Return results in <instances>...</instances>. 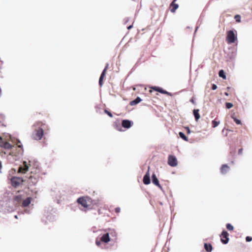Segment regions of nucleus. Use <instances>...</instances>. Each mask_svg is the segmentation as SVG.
<instances>
[{
  "label": "nucleus",
  "mask_w": 252,
  "mask_h": 252,
  "mask_svg": "<svg viewBox=\"0 0 252 252\" xmlns=\"http://www.w3.org/2000/svg\"><path fill=\"white\" fill-rule=\"evenodd\" d=\"M168 163L171 167H175L178 164L177 159L175 156L169 155L168 158Z\"/></svg>",
  "instance_id": "nucleus-4"
},
{
  "label": "nucleus",
  "mask_w": 252,
  "mask_h": 252,
  "mask_svg": "<svg viewBox=\"0 0 252 252\" xmlns=\"http://www.w3.org/2000/svg\"><path fill=\"white\" fill-rule=\"evenodd\" d=\"M179 135L184 141H188V138L185 135L184 132L180 131L179 132Z\"/></svg>",
  "instance_id": "nucleus-23"
},
{
  "label": "nucleus",
  "mask_w": 252,
  "mask_h": 252,
  "mask_svg": "<svg viewBox=\"0 0 252 252\" xmlns=\"http://www.w3.org/2000/svg\"><path fill=\"white\" fill-rule=\"evenodd\" d=\"M185 128L187 130V134H190L191 130H190L189 127V126H186Z\"/></svg>",
  "instance_id": "nucleus-34"
},
{
  "label": "nucleus",
  "mask_w": 252,
  "mask_h": 252,
  "mask_svg": "<svg viewBox=\"0 0 252 252\" xmlns=\"http://www.w3.org/2000/svg\"><path fill=\"white\" fill-rule=\"evenodd\" d=\"M35 166H36V170L34 171L35 172H36V170H38V163L37 162L35 163Z\"/></svg>",
  "instance_id": "nucleus-41"
},
{
  "label": "nucleus",
  "mask_w": 252,
  "mask_h": 252,
  "mask_svg": "<svg viewBox=\"0 0 252 252\" xmlns=\"http://www.w3.org/2000/svg\"><path fill=\"white\" fill-rule=\"evenodd\" d=\"M177 0H173L172 2H174V3L175 2V1H176Z\"/></svg>",
  "instance_id": "nucleus-53"
},
{
  "label": "nucleus",
  "mask_w": 252,
  "mask_h": 252,
  "mask_svg": "<svg viewBox=\"0 0 252 252\" xmlns=\"http://www.w3.org/2000/svg\"><path fill=\"white\" fill-rule=\"evenodd\" d=\"M190 101H191V102H192V103H193V102H194V101H193V99H191Z\"/></svg>",
  "instance_id": "nucleus-54"
},
{
  "label": "nucleus",
  "mask_w": 252,
  "mask_h": 252,
  "mask_svg": "<svg viewBox=\"0 0 252 252\" xmlns=\"http://www.w3.org/2000/svg\"><path fill=\"white\" fill-rule=\"evenodd\" d=\"M104 112L105 114H107L110 118H112L113 117L111 112L107 110V109H105Z\"/></svg>",
  "instance_id": "nucleus-32"
},
{
  "label": "nucleus",
  "mask_w": 252,
  "mask_h": 252,
  "mask_svg": "<svg viewBox=\"0 0 252 252\" xmlns=\"http://www.w3.org/2000/svg\"><path fill=\"white\" fill-rule=\"evenodd\" d=\"M11 184L12 186L17 187L20 184L21 179L16 177H12L11 179Z\"/></svg>",
  "instance_id": "nucleus-12"
},
{
  "label": "nucleus",
  "mask_w": 252,
  "mask_h": 252,
  "mask_svg": "<svg viewBox=\"0 0 252 252\" xmlns=\"http://www.w3.org/2000/svg\"><path fill=\"white\" fill-rule=\"evenodd\" d=\"M224 94L226 96H228L229 95V94L227 92H225L224 93Z\"/></svg>",
  "instance_id": "nucleus-47"
},
{
  "label": "nucleus",
  "mask_w": 252,
  "mask_h": 252,
  "mask_svg": "<svg viewBox=\"0 0 252 252\" xmlns=\"http://www.w3.org/2000/svg\"><path fill=\"white\" fill-rule=\"evenodd\" d=\"M0 147L6 150L11 149L13 146L9 142L3 140L1 137H0Z\"/></svg>",
  "instance_id": "nucleus-3"
},
{
  "label": "nucleus",
  "mask_w": 252,
  "mask_h": 252,
  "mask_svg": "<svg viewBox=\"0 0 252 252\" xmlns=\"http://www.w3.org/2000/svg\"><path fill=\"white\" fill-rule=\"evenodd\" d=\"M226 227L229 231H232L234 229L233 226L229 223H228L226 224Z\"/></svg>",
  "instance_id": "nucleus-25"
},
{
  "label": "nucleus",
  "mask_w": 252,
  "mask_h": 252,
  "mask_svg": "<svg viewBox=\"0 0 252 252\" xmlns=\"http://www.w3.org/2000/svg\"><path fill=\"white\" fill-rule=\"evenodd\" d=\"M14 217H15V218H16V219H17V218H18V217H17V215H15V216H14Z\"/></svg>",
  "instance_id": "nucleus-52"
},
{
  "label": "nucleus",
  "mask_w": 252,
  "mask_h": 252,
  "mask_svg": "<svg viewBox=\"0 0 252 252\" xmlns=\"http://www.w3.org/2000/svg\"><path fill=\"white\" fill-rule=\"evenodd\" d=\"M151 89H153L155 91L159 92L162 94L165 93V90H163L162 88L158 86H152L150 87Z\"/></svg>",
  "instance_id": "nucleus-15"
},
{
  "label": "nucleus",
  "mask_w": 252,
  "mask_h": 252,
  "mask_svg": "<svg viewBox=\"0 0 252 252\" xmlns=\"http://www.w3.org/2000/svg\"><path fill=\"white\" fill-rule=\"evenodd\" d=\"M108 66H109V64L108 63H107L106 64V65H105V67H104V68L103 69V70H104L106 72V71H107V69L108 68Z\"/></svg>",
  "instance_id": "nucleus-39"
},
{
  "label": "nucleus",
  "mask_w": 252,
  "mask_h": 252,
  "mask_svg": "<svg viewBox=\"0 0 252 252\" xmlns=\"http://www.w3.org/2000/svg\"><path fill=\"white\" fill-rule=\"evenodd\" d=\"M152 181L153 184L155 186H158L159 182V181L156 176V175L154 173L152 175Z\"/></svg>",
  "instance_id": "nucleus-17"
},
{
  "label": "nucleus",
  "mask_w": 252,
  "mask_h": 252,
  "mask_svg": "<svg viewBox=\"0 0 252 252\" xmlns=\"http://www.w3.org/2000/svg\"><path fill=\"white\" fill-rule=\"evenodd\" d=\"M142 101V99L139 96H137L134 100L131 101L129 104L131 106L135 105Z\"/></svg>",
  "instance_id": "nucleus-18"
},
{
  "label": "nucleus",
  "mask_w": 252,
  "mask_h": 252,
  "mask_svg": "<svg viewBox=\"0 0 252 252\" xmlns=\"http://www.w3.org/2000/svg\"><path fill=\"white\" fill-rule=\"evenodd\" d=\"M100 241L105 244L110 241V233L109 232H107L103 234L100 238Z\"/></svg>",
  "instance_id": "nucleus-10"
},
{
  "label": "nucleus",
  "mask_w": 252,
  "mask_h": 252,
  "mask_svg": "<svg viewBox=\"0 0 252 252\" xmlns=\"http://www.w3.org/2000/svg\"><path fill=\"white\" fill-rule=\"evenodd\" d=\"M43 129L42 128H39L37 130H36L34 139L37 140H40L43 135Z\"/></svg>",
  "instance_id": "nucleus-8"
},
{
  "label": "nucleus",
  "mask_w": 252,
  "mask_h": 252,
  "mask_svg": "<svg viewBox=\"0 0 252 252\" xmlns=\"http://www.w3.org/2000/svg\"><path fill=\"white\" fill-rule=\"evenodd\" d=\"M157 186L160 189V190H162V192H164V190H163L162 187L160 185V184H159L158 186Z\"/></svg>",
  "instance_id": "nucleus-43"
},
{
  "label": "nucleus",
  "mask_w": 252,
  "mask_h": 252,
  "mask_svg": "<svg viewBox=\"0 0 252 252\" xmlns=\"http://www.w3.org/2000/svg\"><path fill=\"white\" fill-rule=\"evenodd\" d=\"M234 19L237 22H241V16L239 15H236L234 17Z\"/></svg>",
  "instance_id": "nucleus-30"
},
{
  "label": "nucleus",
  "mask_w": 252,
  "mask_h": 252,
  "mask_svg": "<svg viewBox=\"0 0 252 252\" xmlns=\"http://www.w3.org/2000/svg\"><path fill=\"white\" fill-rule=\"evenodd\" d=\"M22 147V145H18V147H19V148H21Z\"/></svg>",
  "instance_id": "nucleus-50"
},
{
  "label": "nucleus",
  "mask_w": 252,
  "mask_h": 252,
  "mask_svg": "<svg viewBox=\"0 0 252 252\" xmlns=\"http://www.w3.org/2000/svg\"><path fill=\"white\" fill-rule=\"evenodd\" d=\"M14 200L19 202L22 200V196L20 195H16L14 197Z\"/></svg>",
  "instance_id": "nucleus-26"
},
{
  "label": "nucleus",
  "mask_w": 252,
  "mask_h": 252,
  "mask_svg": "<svg viewBox=\"0 0 252 252\" xmlns=\"http://www.w3.org/2000/svg\"><path fill=\"white\" fill-rule=\"evenodd\" d=\"M193 113V115H194L195 121H197L200 118V116L199 113V110L198 109H194Z\"/></svg>",
  "instance_id": "nucleus-21"
},
{
  "label": "nucleus",
  "mask_w": 252,
  "mask_h": 252,
  "mask_svg": "<svg viewBox=\"0 0 252 252\" xmlns=\"http://www.w3.org/2000/svg\"><path fill=\"white\" fill-rule=\"evenodd\" d=\"M198 29V26H197V27H196V28H195V31H194V33H195V32H196V31H197V29Z\"/></svg>",
  "instance_id": "nucleus-48"
},
{
  "label": "nucleus",
  "mask_w": 252,
  "mask_h": 252,
  "mask_svg": "<svg viewBox=\"0 0 252 252\" xmlns=\"http://www.w3.org/2000/svg\"><path fill=\"white\" fill-rule=\"evenodd\" d=\"M243 153V149L242 148H240L238 150V154L239 155H242Z\"/></svg>",
  "instance_id": "nucleus-38"
},
{
  "label": "nucleus",
  "mask_w": 252,
  "mask_h": 252,
  "mask_svg": "<svg viewBox=\"0 0 252 252\" xmlns=\"http://www.w3.org/2000/svg\"><path fill=\"white\" fill-rule=\"evenodd\" d=\"M230 170L229 166L226 164H222L220 167V173L221 174H226Z\"/></svg>",
  "instance_id": "nucleus-11"
},
{
  "label": "nucleus",
  "mask_w": 252,
  "mask_h": 252,
  "mask_svg": "<svg viewBox=\"0 0 252 252\" xmlns=\"http://www.w3.org/2000/svg\"><path fill=\"white\" fill-rule=\"evenodd\" d=\"M106 71H105L104 70H102V72H101V74L100 75V76L101 77H103V78H104V77L105 76V75H106Z\"/></svg>",
  "instance_id": "nucleus-36"
},
{
  "label": "nucleus",
  "mask_w": 252,
  "mask_h": 252,
  "mask_svg": "<svg viewBox=\"0 0 252 252\" xmlns=\"http://www.w3.org/2000/svg\"><path fill=\"white\" fill-rule=\"evenodd\" d=\"M234 32L233 30H229L226 33V41L228 44H231L235 42L237 39V36L236 34Z\"/></svg>",
  "instance_id": "nucleus-1"
},
{
  "label": "nucleus",
  "mask_w": 252,
  "mask_h": 252,
  "mask_svg": "<svg viewBox=\"0 0 252 252\" xmlns=\"http://www.w3.org/2000/svg\"><path fill=\"white\" fill-rule=\"evenodd\" d=\"M103 79H104V78L103 77L100 76L99 79V82H98L99 85L100 86V87H102L103 85Z\"/></svg>",
  "instance_id": "nucleus-31"
},
{
  "label": "nucleus",
  "mask_w": 252,
  "mask_h": 252,
  "mask_svg": "<svg viewBox=\"0 0 252 252\" xmlns=\"http://www.w3.org/2000/svg\"><path fill=\"white\" fill-rule=\"evenodd\" d=\"M220 122L219 121H217L216 120H213L212 121V124H213V127L214 128L218 126H219V125L220 124Z\"/></svg>",
  "instance_id": "nucleus-27"
},
{
  "label": "nucleus",
  "mask_w": 252,
  "mask_h": 252,
  "mask_svg": "<svg viewBox=\"0 0 252 252\" xmlns=\"http://www.w3.org/2000/svg\"><path fill=\"white\" fill-rule=\"evenodd\" d=\"M38 181L36 177H34L32 175H31L28 179V183L31 185H35L37 183Z\"/></svg>",
  "instance_id": "nucleus-13"
},
{
  "label": "nucleus",
  "mask_w": 252,
  "mask_h": 252,
  "mask_svg": "<svg viewBox=\"0 0 252 252\" xmlns=\"http://www.w3.org/2000/svg\"><path fill=\"white\" fill-rule=\"evenodd\" d=\"M133 27V26L132 25H129V26L127 27V29L129 30H130Z\"/></svg>",
  "instance_id": "nucleus-45"
},
{
  "label": "nucleus",
  "mask_w": 252,
  "mask_h": 252,
  "mask_svg": "<svg viewBox=\"0 0 252 252\" xmlns=\"http://www.w3.org/2000/svg\"><path fill=\"white\" fill-rule=\"evenodd\" d=\"M101 241H97L95 242V244L97 245V246H99L100 244H101Z\"/></svg>",
  "instance_id": "nucleus-44"
},
{
  "label": "nucleus",
  "mask_w": 252,
  "mask_h": 252,
  "mask_svg": "<svg viewBox=\"0 0 252 252\" xmlns=\"http://www.w3.org/2000/svg\"><path fill=\"white\" fill-rule=\"evenodd\" d=\"M236 55L237 51L233 49H229V51L227 53V58L229 60L234 59L236 57Z\"/></svg>",
  "instance_id": "nucleus-7"
},
{
  "label": "nucleus",
  "mask_w": 252,
  "mask_h": 252,
  "mask_svg": "<svg viewBox=\"0 0 252 252\" xmlns=\"http://www.w3.org/2000/svg\"><path fill=\"white\" fill-rule=\"evenodd\" d=\"M32 199V198L31 197H27L23 201V203H22L23 206L24 207H26L28 206L31 204Z\"/></svg>",
  "instance_id": "nucleus-16"
},
{
  "label": "nucleus",
  "mask_w": 252,
  "mask_h": 252,
  "mask_svg": "<svg viewBox=\"0 0 252 252\" xmlns=\"http://www.w3.org/2000/svg\"><path fill=\"white\" fill-rule=\"evenodd\" d=\"M29 166L27 165V162L24 161L23 166L19 167V171L22 173H25L29 170Z\"/></svg>",
  "instance_id": "nucleus-14"
},
{
  "label": "nucleus",
  "mask_w": 252,
  "mask_h": 252,
  "mask_svg": "<svg viewBox=\"0 0 252 252\" xmlns=\"http://www.w3.org/2000/svg\"><path fill=\"white\" fill-rule=\"evenodd\" d=\"M219 76L223 79H225L226 78L225 73L223 70L221 69L219 72Z\"/></svg>",
  "instance_id": "nucleus-22"
},
{
  "label": "nucleus",
  "mask_w": 252,
  "mask_h": 252,
  "mask_svg": "<svg viewBox=\"0 0 252 252\" xmlns=\"http://www.w3.org/2000/svg\"><path fill=\"white\" fill-rule=\"evenodd\" d=\"M125 24H126L128 21L129 19L128 18H127L126 19H125Z\"/></svg>",
  "instance_id": "nucleus-46"
},
{
  "label": "nucleus",
  "mask_w": 252,
  "mask_h": 252,
  "mask_svg": "<svg viewBox=\"0 0 252 252\" xmlns=\"http://www.w3.org/2000/svg\"><path fill=\"white\" fill-rule=\"evenodd\" d=\"M77 202L78 204L81 205L85 208H87L88 207L86 197H80L78 198L77 200Z\"/></svg>",
  "instance_id": "nucleus-9"
},
{
  "label": "nucleus",
  "mask_w": 252,
  "mask_h": 252,
  "mask_svg": "<svg viewBox=\"0 0 252 252\" xmlns=\"http://www.w3.org/2000/svg\"><path fill=\"white\" fill-rule=\"evenodd\" d=\"M252 241V237L251 236H248L246 237V241L247 242H250Z\"/></svg>",
  "instance_id": "nucleus-33"
},
{
  "label": "nucleus",
  "mask_w": 252,
  "mask_h": 252,
  "mask_svg": "<svg viewBox=\"0 0 252 252\" xmlns=\"http://www.w3.org/2000/svg\"><path fill=\"white\" fill-rule=\"evenodd\" d=\"M47 220L50 221H53L55 220V216H50V215H48L47 217Z\"/></svg>",
  "instance_id": "nucleus-29"
},
{
  "label": "nucleus",
  "mask_w": 252,
  "mask_h": 252,
  "mask_svg": "<svg viewBox=\"0 0 252 252\" xmlns=\"http://www.w3.org/2000/svg\"><path fill=\"white\" fill-rule=\"evenodd\" d=\"M228 236L229 233L227 231L225 230H223L220 235L221 237L220 241L223 244L226 245L228 243L229 240Z\"/></svg>",
  "instance_id": "nucleus-2"
},
{
  "label": "nucleus",
  "mask_w": 252,
  "mask_h": 252,
  "mask_svg": "<svg viewBox=\"0 0 252 252\" xmlns=\"http://www.w3.org/2000/svg\"><path fill=\"white\" fill-rule=\"evenodd\" d=\"M133 124V123L132 121L129 120H127V119L123 120L122 121V123H121L122 126L124 128H125L126 129H128L130 127H131Z\"/></svg>",
  "instance_id": "nucleus-6"
},
{
  "label": "nucleus",
  "mask_w": 252,
  "mask_h": 252,
  "mask_svg": "<svg viewBox=\"0 0 252 252\" xmlns=\"http://www.w3.org/2000/svg\"><path fill=\"white\" fill-rule=\"evenodd\" d=\"M232 119L234 120L237 125H241L242 124L241 121L234 116V114L231 115Z\"/></svg>",
  "instance_id": "nucleus-24"
},
{
  "label": "nucleus",
  "mask_w": 252,
  "mask_h": 252,
  "mask_svg": "<svg viewBox=\"0 0 252 252\" xmlns=\"http://www.w3.org/2000/svg\"><path fill=\"white\" fill-rule=\"evenodd\" d=\"M165 92L166 93H164L165 94H167V95H168L169 96H172L173 95L172 93H171L170 92H168L166 91V90H165Z\"/></svg>",
  "instance_id": "nucleus-40"
},
{
  "label": "nucleus",
  "mask_w": 252,
  "mask_h": 252,
  "mask_svg": "<svg viewBox=\"0 0 252 252\" xmlns=\"http://www.w3.org/2000/svg\"><path fill=\"white\" fill-rule=\"evenodd\" d=\"M204 247L207 252H211L213 250V247L210 243H204Z\"/></svg>",
  "instance_id": "nucleus-19"
},
{
  "label": "nucleus",
  "mask_w": 252,
  "mask_h": 252,
  "mask_svg": "<svg viewBox=\"0 0 252 252\" xmlns=\"http://www.w3.org/2000/svg\"><path fill=\"white\" fill-rule=\"evenodd\" d=\"M24 211L27 214H30L31 213V211L30 210H28V209H26Z\"/></svg>",
  "instance_id": "nucleus-42"
},
{
  "label": "nucleus",
  "mask_w": 252,
  "mask_h": 252,
  "mask_svg": "<svg viewBox=\"0 0 252 252\" xmlns=\"http://www.w3.org/2000/svg\"><path fill=\"white\" fill-rule=\"evenodd\" d=\"M217 89V86L215 84H213L212 85V89L213 90H216Z\"/></svg>",
  "instance_id": "nucleus-35"
},
{
  "label": "nucleus",
  "mask_w": 252,
  "mask_h": 252,
  "mask_svg": "<svg viewBox=\"0 0 252 252\" xmlns=\"http://www.w3.org/2000/svg\"><path fill=\"white\" fill-rule=\"evenodd\" d=\"M121 208L120 207H116L115 209V211L116 213H118L120 212Z\"/></svg>",
  "instance_id": "nucleus-37"
},
{
  "label": "nucleus",
  "mask_w": 252,
  "mask_h": 252,
  "mask_svg": "<svg viewBox=\"0 0 252 252\" xmlns=\"http://www.w3.org/2000/svg\"><path fill=\"white\" fill-rule=\"evenodd\" d=\"M143 183L148 185L151 183L150 175V166H148V169L146 174L144 175L143 179Z\"/></svg>",
  "instance_id": "nucleus-5"
},
{
  "label": "nucleus",
  "mask_w": 252,
  "mask_h": 252,
  "mask_svg": "<svg viewBox=\"0 0 252 252\" xmlns=\"http://www.w3.org/2000/svg\"><path fill=\"white\" fill-rule=\"evenodd\" d=\"M230 89V87H227L226 88L227 90H229Z\"/></svg>",
  "instance_id": "nucleus-49"
},
{
  "label": "nucleus",
  "mask_w": 252,
  "mask_h": 252,
  "mask_svg": "<svg viewBox=\"0 0 252 252\" xmlns=\"http://www.w3.org/2000/svg\"><path fill=\"white\" fill-rule=\"evenodd\" d=\"M99 211H100V210H99V209H98V212L99 213Z\"/></svg>",
  "instance_id": "nucleus-55"
},
{
  "label": "nucleus",
  "mask_w": 252,
  "mask_h": 252,
  "mask_svg": "<svg viewBox=\"0 0 252 252\" xmlns=\"http://www.w3.org/2000/svg\"><path fill=\"white\" fill-rule=\"evenodd\" d=\"M233 106V104L231 102H226L225 103V107L227 109H230Z\"/></svg>",
  "instance_id": "nucleus-28"
},
{
  "label": "nucleus",
  "mask_w": 252,
  "mask_h": 252,
  "mask_svg": "<svg viewBox=\"0 0 252 252\" xmlns=\"http://www.w3.org/2000/svg\"><path fill=\"white\" fill-rule=\"evenodd\" d=\"M117 129L119 130V131H122L121 129V128H117Z\"/></svg>",
  "instance_id": "nucleus-51"
},
{
  "label": "nucleus",
  "mask_w": 252,
  "mask_h": 252,
  "mask_svg": "<svg viewBox=\"0 0 252 252\" xmlns=\"http://www.w3.org/2000/svg\"><path fill=\"white\" fill-rule=\"evenodd\" d=\"M170 6L172 7L170 11L172 13H174L178 8L179 5L177 3H174V2H172L170 4Z\"/></svg>",
  "instance_id": "nucleus-20"
}]
</instances>
